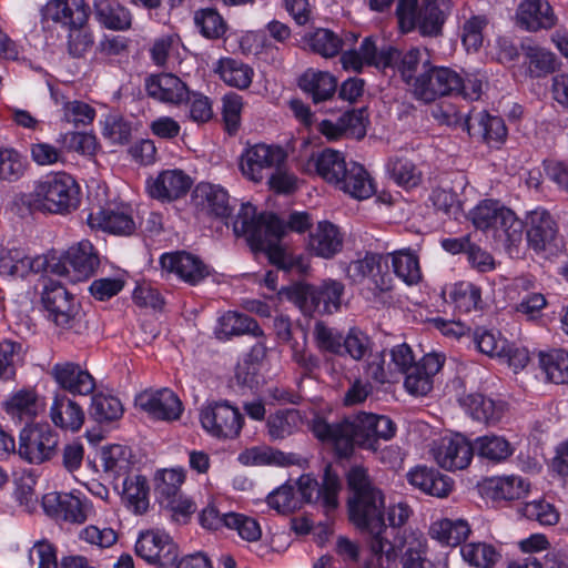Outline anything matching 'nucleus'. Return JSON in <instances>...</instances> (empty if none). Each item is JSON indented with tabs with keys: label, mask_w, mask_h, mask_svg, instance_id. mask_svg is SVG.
<instances>
[{
	"label": "nucleus",
	"mask_w": 568,
	"mask_h": 568,
	"mask_svg": "<svg viewBox=\"0 0 568 568\" xmlns=\"http://www.w3.org/2000/svg\"><path fill=\"white\" fill-rule=\"evenodd\" d=\"M351 490L349 520L369 535L368 565L373 568H395L407 548L408 536L388 530L384 521V497L372 483L367 469L354 466L347 474Z\"/></svg>",
	"instance_id": "obj_1"
},
{
	"label": "nucleus",
	"mask_w": 568,
	"mask_h": 568,
	"mask_svg": "<svg viewBox=\"0 0 568 568\" xmlns=\"http://www.w3.org/2000/svg\"><path fill=\"white\" fill-rule=\"evenodd\" d=\"M311 226L312 219L306 212H293L285 224L273 213L257 214L251 203L241 204L233 221L234 234L245 236L253 251L264 252L270 262L280 267H285V251L281 241L286 230L304 233Z\"/></svg>",
	"instance_id": "obj_2"
},
{
	"label": "nucleus",
	"mask_w": 568,
	"mask_h": 568,
	"mask_svg": "<svg viewBox=\"0 0 568 568\" xmlns=\"http://www.w3.org/2000/svg\"><path fill=\"white\" fill-rule=\"evenodd\" d=\"M396 429V424L389 417L365 412L334 424L316 417L312 424L315 437L332 444L341 456H348L355 444L364 448L376 449L377 440L392 439Z\"/></svg>",
	"instance_id": "obj_3"
},
{
	"label": "nucleus",
	"mask_w": 568,
	"mask_h": 568,
	"mask_svg": "<svg viewBox=\"0 0 568 568\" xmlns=\"http://www.w3.org/2000/svg\"><path fill=\"white\" fill-rule=\"evenodd\" d=\"M483 93V78L478 73L457 72L448 67H439L425 60L413 84V95L425 103L442 97L458 95L477 101Z\"/></svg>",
	"instance_id": "obj_4"
},
{
	"label": "nucleus",
	"mask_w": 568,
	"mask_h": 568,
	"mask_svg": "<svg viewBox=\"0 0 568 568\" xmlns=\"http://www.w3.org/2000/svg\"><path fill=\"white\" fill-rule=\"evenodd\" d=\"M470 220L478 230L491 231L498 237L505 236L509 246H517L523 241V221L499 201H480L470 211Z\"/></svg>",
	"instance_id": "obj_5"
},
{
	"label": "nucleus",
	"mask_w": 568,
	"mask_h": 568,
	"mask_svg": "<svg viewBox=\"0 0 568 568\" xmlns=\"http://www.w3.org/2000/svg\"><path fill=\"white\" fill-rule=\"evenodd\" d=\"M33 193L36 201L50 213L67 214L80 204V187L65 172L45 175L36 183Z\"/></svg>",
	"instance_id": "obj_6"
},
{
	"label": "nucleus",
	"mask_w": 568,
	"mask_h": 568,
	"mask_svg": "<svg viewBox=\"0 0 568 568\" xmlns=\"http://www.w3.org/2000/svg\"><path fill=\"white\" fill-rule=\"evenodd\" d=\"M100 266V256L88 240L70 246L61 255L48 256V272L65 276L71 282H82L94 275Z\"/></svg>",
	"instance_id": "obj_7"
},
{
	"label": "nucleus",
	"mask_w": 568,
	"mask_h": 568,
	"mask_svg": "<svg viewBox=\"0 0 568 568\" xmlns=\"http://www.w3.org/2000/svg\"><path fill=\"white\" fill-rule=\"evenodd\" d=\"M345 285L326 278L320 285L302 284L293 288L291 298L305 315L333 314L341 310Z\"/></svg>",
	"instance_id": "obj_8"
},
{
	"label": "nucleus",
	"mask_w": 568,
	"mask_h": 568,
	"mask_svg": "<svg viewBox=\"0 0 568 568\" xmlns=\"http://www.w3.org/2000/svg\"><path fill=\"white\" fill-rule=\"evenodd\" d=\"M200 422L211 437L226 440L240 436L244 417L229 400H212L201 407Z\"/></svg>",
	"instance_id": "obj_9"
},
{
	"label": "nucleus",
	"mask_w": 568,
	"mask_h": 568,
	"mask_svg": "<svg viewBox=\"0 0 568 568\" xmlns=\"http://www.w3.org/2000/svg\"><path fill=\"white\" fill-rule=\"evenodd\" d=\"M59 445V435L48 423L26 425L19 436V456L29 464L50 460Z\"/></svg>",
	"instance_id": "obj_10"
},
{
	"label": "nucleus",
	"mask_w": 568,
	"mask_h": 568,
	"mask_svg": "<svg viewBox=\"0 0 568 568\" xmlns=\"http://www.w3.org/2000/svg\"><path fill=\"white\" fill-rule=\"evenodd\" d=\"M61 145H53L49 142L37 141L30 144V158L39 166H51L63 164L65 153L75 151L89 152L94 146V138L83 132H65L57 140Z\"/></svg>",
	"instance_id": "obj_11"
},
{
	"label": "nucleus",
	"mask_w": 568,
	"mask_h": 568,
	"mask_svg": "<svg viewBox=\"0 0 568 568\" xmlns=\"http://www.w3.org/2000/svg\"><path fill=\"white\" fill-rule=\"evenodd\" d=\"M526 241L538 255H552L559 248V227L554 216L545 209L537 207L526 213L523 221Z\"/></svg>",
	"instance_id": "obj_12"
},
{
	"label": "nucleus",
	"mask_w": 568,
	"mask_h": 568,
	"mask_svg": "<svg viewBox=\"0 0 568 568\" xmlns=\"http://www.w3.org/2000/svg\"><path fill=\"white\" fill-rule=\"evenodd\" d=\"M341 487L338 475L332 469L331 465H327L321 484L311 474H304L297 479L295 491L300 500V507L304 504L320 501L328 513L336 509L338 505Z\"/></svg>",
	"instance_id": "obj_13"
},
{
	"label": "nucleus",
	"mask_w": 568,
	"mask_h": 568,
	"mask_svg": "<svg viewBox=\"0 0 568 568\" xmlns=\"http://www.w3.org/2000/svg\"><path fill=\"white\" fill-rule=\"evenodd\" d=\"M286 158V152L280 145L256 143L243 151L240 169L248 180L261 182L274 169L282 168Z\"/></svg>",
	"instance_id": "obj_14"
},
{
	"label": "nucleus",
	"mask_w": 568,
	"mask_h": 568,
	"mask_svg": "<svg viewBox=\"0 0 568 568\" xmlns=\"http://www.w3.org/2000/svg\"><path fill=\"white\" fill-rule=\"evenodd\" d=\"M135 554L150 565L169 568L178 561L179 547L165 531L151 529L139 535Z\"/></svg>",
	"instance_id": "obj_15"
},
{
	"label": "nucleus",
	"mask_w": 568,
	"mask_h": 568,
	"mask_svg": "<svg viewBox=\"0 0 568 568\" xmlns=\"http://www.w3.org/2000/svg\"><path fill=\"white\" fill-rule=\"evenodd\" d=\"M42 507L50 517L77 525L87 521L93 511L92 503L74 493H48L42 497Z\"/></svg>",
	"instance_id": "obj_16"
},
{
	"label": "nucleus",
	"mask_w": 568,
	"mask_h": 568,
	"mask_svg": "<svg viewBox=\"0 0 568 568\" xmlns=\"http://www.w3.org/2000/svg\"><path fill=\"white\" fill-rule=\"evenodd\" d=\"M396 17L403 33L417 29L424 37L440 34L446 21L423 4L418 9V0H399L396 7Z\"/></svg>",
	"instance_id": "obj_17"
},
{
	"label": "nucleus",
	"mask_w": 568,
	"mask_h": 568,
	"mask_svg": "<svg viewBox=\"0 0 568 568\" xmlns=\"http://www.w3.org/2000/svg\"><path fill=\"white\" fill-rule=\"evenodd\" d=\"M41 302L48 313V318L62 328L72 327L79 313V304L59 282L49 280L42 290Z\"/></svg>",
	"instance_id": "obj_18"
},
{
	"label": "nucleus",
	"mask_w": 568,
	"mask_h": 568,
	"mask_svg": "<svg viewBox=\"0 0 568 568\" xmlns=\"http://www.w3.org/2000/svg\"><path fill=\"white\" fill-rule=\"evenodd\" d=\"M382 254L366 252L362 258L349 262L346 277L354 284L368 281L375 296L387 292L392 288V277L382 271Z\"/></svg>",
	"instance_id": "obj_19"
},
{
	"label": "nucleus",
	"mask_w": 568,
	"mask_h": 568,
	"mask_svg": "<svg viewBox=\"0 0 568 568\" xmlns=\"http://www.w3.org/2000/svg\"><path fill=\"white\" fill-rule=\"evenodd\" d=\"M89 11L85 0H48L40 10L41 22L64 28L87 26Z\"/></svg>",
	"instance_id": "obj_20"
},
{
	"label": "nucleus",
	"mask_w": 568,
	"mask_h": 568,
	"mask_svg": "<svg viewBox=\"0 0 568 568\" xmlns=\"http://www.w3.org/2000/svg\"><path fill=\"white\" fill-rule=\"evenodd\" d=\"M474 456L473 444L463 435L444 437L434 448L437 464L447 470H460L469 466Z\"/></svg>",
	"instance_id": "obj_21"
},
{
	"label": "nucleus",
	"mask_w": 568,
	"mask_h": 568,
	"mask_svg": "<svg viewBox=\"0 0 568 568\" xmlns=\"http://www.w3.org/2000/svg\"><path fill=\"white\" fill-rule=\"evenodd\" d=\"M161 267L175 274L180 280L196 285L209 276V267L197 256L185 251L163 253L160 257Z\"/></svg>",
	"instance_id": "obj_22"
},
{
	"label": "nucleus",
	"mask_w": 568,
	"mask_h": 568,
	"mask_svg": "<svg viewBox=\"0 0 568 568\" xmlns=\"http://www.w3.org/2000/svg\"><path fill=\"white\" fill-rule=\"evenodd\" d=\"M192 186L191 178L182 170H165L156 178L146 181V190L152 199L171 202L184 196Z\"/></svg>",
	"instance_id": "obj_23"
},
{
	"label": "nucleus",
	"mask_w": 568,
	"mask_h": 568,
	"mask_svg": "<svg viewBox=\"0 0 568 568\" xmlns=\"http://www.w3.org/2000/svg\"><path fill=\"white\" fill-rule=\"evenodd\" d=\"M558 18L547 0H524L516 10V24L528 32L550 30Z\"/></svg>",
	"instance_id": "obj_24"
},
{
	"label": "nucleus",
	"mask_w": 568,
	"mask_h": 568,
	"mask_svg": "<svg viewBox=\"0 0 568 568\" xmlns=\"http://www.w3.org/2000/svg\"><path fill=\"white\" fill-rule=\"evenodd\" d=\"M51 376L61 389L74 396H87L95 388V381L89 371L73 362L54 364Z\"/></svg>",
	"instance_id": "obj_25"
},
{
	"label": "nucleus",
	"mask_w": 568,
	"mask_h": 568,
	"mask_svg": "<svg viewBox=\"0 0 568 568\" xmlns=\"http://www.w3.org/2000/svg\"><path fill=\"white\" fill-rule=\"evenodd\" d=\"M464 125L469 135L481 138L486 144L495 148H499L506 141L508 133L505 121L485 110L470 112L464 119Z\"/></svg>",
	"instance_id": "obj_26"
},
{
	"label": "nucleus",
	"mask_w": 568,
	"mask_h": 568,
	"mask_svg": "<svg viewBox=\"0 0 568 568\" xmlns=\"http://www.w3.org/2000/svg\"><path fill=\"white\" fill-rule=\"evenodd\" d=\"M145 90L153 100L171 105H181L190 98L187 85L172 73L150 75L145 80Z\"/></svg>",
	"instance_id": "obj_27"
},
{
	"label": "nucleus",
	"mask_w": 568,
	"mask_h": 568,
	"mask_svg": "<svg viewBox=\"0 0 568 568\" xmlns=\"http://www.w3.org/2000/svg\"><path fill=\"white\" fill-rule=\"evenodd\" d=\"M48 272V256H31L24 248H6L0 253V274L26 277L31 273Z\"/></svg>",
	"instance_id": "obj_28"
},
{
	"label": "nucleus",
	"mask_w": 568,
	"mask_h": 568,
	"mask_svg": "<svg viewBox=\"0 0 568 568\" xmlns=\"http://www.w3.org/2000/svg\"><path fill=\"white\" fill-rule=\"evenodd\" d=\"M444 358L438 354H426L405 373L404 387L414 396H425L433 389V377L440 371Z\"/></svg>",
	"instance_id": "obj_29"
},
{
	"label": "nucleus",
	"mask_w": 568,
	"mask_h": 568,
	"mask_svg": "<svg viewBox=\"0 0 568 568\" xmlns=\"http://www.w3.org/2000/svg\"><path fill=\"white\" fill-rule=\"evenodd\" d=\"M136 403L141 409L155 419L175 420L180 418L182 414V403L180 398L169 388L141 394Z\"/></svg>",
	"instance_id": "obj_30"
},
{
	"label": "nucleus",
	"mask_w": 568,
	"mask_h": 568,
	"mask_svg": "<svg viewBox=\"0 0 568 568\" xmlns=\"http://www.w3.org/2000/svg\"><path fill=\"white\" fill-rule=\"evenodd\" d=\"M344 235L339 227L329 221H320L310 231L308 251L318 257L332 258L343 248Z\"/></svg>",
	"instance_id": "obj_31"
},
{
	"label": "nucleus",
	"mask_w": 568,
	"mask_h": 568,
	"mask_svg": "<svg viewBox=\"0 0 568 568\" xmlns=\"http://www.w3.org/2000/svg\"><path fill=\"white\" fill-rule=\"evenodd\" d=\"M87 222L91 229L115 235H131L135 231V223L126 209H99L89 213Z\"/></svg>",
	"instance_id": "obj_32"
},
{
	"label": "nucleus",
	"mask_w": 568,
	"mask_h": 568,
	"mask_svg": "<svg viewBox=\"0 0 568 568\" xmlns=\"http://www.w3.org/2000/svg\"><path fill=\"white\" fill-rule=\"evenodd\" d=\"M53 425L64 432H79L85 419L82 407L64 394H55L49 412Z\"/></svg>",
	"instance_id": "obj_33"
},
{
	"label": "nucleus",
	"mask_w": 568,
	"mask_h": 568,
	"mask_svg": "<svg viewBox=\"0 0 568 568\" xmlns=\"http://www.w3.org/2000/svg\"><path fill=\"white\" fill-rule=\"evenodd\" d=\"M193 202L202 212L215 216L227 217L231 213L229 194L225 189L211 183H199L193 191Z\"/></svg>",
	"instance_id": "obj_34"
},
{
	"label": "nucleus",
	"mask_w": 568,
	"mask_h": 568,
	"mask_svg": "<svg viewBox=\"0 0 568 568\" xmlns=\"http://www.w3.org/2000/svg\"><path fill=\"white\" fill-rule=\"evenodd\" d=\"M244 334L264 338L263 329L253 317L233 311L224 313L214 328V335L220 341H229L233 336Z\"/></svg>",
	"instance_id": "obj_35"
},
{
	"label": "nucleus",
	"mask_w": 568,
	"mask_h": 568,
	"mask_svg": "<svg viewBox=\"0 0 568 568\" xmlns=\"http://www.w3.org/2000/svg\"><path fill=\"white\" fill-rule=\"evenodd\" d=\"M406 477L412 486L434 497H447L453 489V480L448 476L426 466L410 469Z\"/></svg>",
	"instance_id": "obj_36"
},
{
	"label": "nucleus",
	"mask_w": 568,
	"mask_h": 568,
	"mask_svg": "<svg viewBox=\"0 0 568 568\" xmlns=\"http://www.w3.org/2000/svg\"><path fill=\"white\" fill-rule=\"evenodd\" d=\"M92 6L94 18L103 28L113 31L131 29L132 13L118 0H93Z\"/></svg>",
	"instance_id": "obj_37"
},
{
	"label": "nucleus",
	"mask_w": 568,
	"mask_h": 568,
	"mask_svg": "<svg viewBox=\"0 0 568 568\" xmlns=\"http://www.w3.org/2000/svg\"><path fill=\"white\" fill-rule=\"evenodd\" d=\"M8 415L19 420H31L43 410L44 404L33 387H27L12 393L3 403Z\"/></svg>",
	"instance_id": "obj_38"
},
{
	"label": "nucleus",
	"mask_w": 568,
	"mask_h": 568,
	"mask_svg": "<svg viewBox=\"0 0 568 568\" xmlns=\"http://www.w3.org/2000/svg\"><path fill=\"white\" fill-rule=\"evenodd\" d=\"M298 87L314 103L327 101L337 90V79L327 71L307 69L298 79Z\"/></svg>",
	"instance_id": "obj_39"
},
{
	"label": "nucleus",
	"mask_w": 568,
	"mask_h": 568,
	"mask_svg": "<svg viewBox=\"0 0 568 568\" xmlns=\"http://www.w3.org/2000/svg\"><path fill=\"white\" fill-rule=\"evenodd\" d=\"M346 162L344 153L333 149H324L312 154L307 168L310 170L314 169L320 178L334 186L335 183L341 182L338 175L343 172Z\"/></svg>",
	"instance_id": "obj_40"
},
{
	"label": "nucleus",
	"mask_w": 568,
	"mask_h": 568,
	"mask_svg": "<svg viewBox=\"0 0 568 568\" xmlns=\"http://www.w3.org/2000/svg\"><path fill=\"white\" fill-rule=\"evenodd\" d=\"M471 528L466 519L443 518L434 521L429 527V536L445 546L456 547L466 542Z\"/></svg>",
	"instance_id": "obj_41"
},
{
	"label": "nucleus",
	"mask_w": 568,
	"mask_h": 568,
	"mask_svg": "<svg viewBox=\"0 0 568 568\" xmlns=\"http://www.w3.org/2000/svg\"><path fill=\"white\" fill-rule=\"evenodd\" d=\"M121 498L125 507L135 515H143L149 508L150 487L142 475L126 476L121 484Z\"/></svg>",
	"instance_id": "obj_42"
},
{
	"label": "nucleus",
	"mask_w": 568,
	"mask_h": 568,
	"mask_svg": "<svg viewBox=\"0 0 568 568\" xmlns=\"http://www.w3.org/2000/svg\"><path fill=\"white\" fill-rule=\"evenodd\" d=\"M131 449L123 445H111L102 450V465L104 473L113 478L115 489L120 485L118 480L130 476L133 462Z\"/></svg>",
	"instance_id": "obj_43"
},
{
	"label": "nucleus",
	"mask_w": 568,
	"mask_h": 568,
	"mask_svg": "<svg viewBox=\"0 0 568 568\" xmlns=\"http://www.w3.org/2000/svg\"><path fill=\"white\" fill-rule=\"evenodd\" d=\"M51 98L55 105L61 106L62 121L71 123L75 128L91 124L97 115L94 108L90 104L80 100L70 101L59 90L51 89Z\"/></svg>",
	"instance_id": "obj_44"
},
{
	"label": "nucleus",
	"mask_w": 568,
	"mask_h": 568,
	"mask_svg": "<svg viewBox=\"0 0 568 568\" xmlns=\"http://www.w3.org/2000/svg\"><path fill=\"white\" fill-rule=\"evenodd\" d=\"M530 484L520 476L509 475L487 480V495L493 500H515L526 496Z\"/></svg>",
	"instance_id": "obj_45"
},
{
	"label": "nucleus",
	"mask_w": 568,
	"mask_h": 568,
	"mask_svg": "<svg viewBox=\"0 0 568 568\" xmlns=\"http://www.w3.org/2000/svg\"><path fill=\"white\" fill-rule=\"evenodd\" d=\"M302 424L303 416L298 409H278L266 419L267 435L272 440H281L296 433Z\"/></svg>",
	"instance_id": "obj_46"
},
{
	"label": "nucleus",
	"mask_w": 568,
	"mask_h": 568,
	"mask_svg": "<svg viewBox=\"0 0 568 568\" xmlns=\"http://www.w3.org/2000/svg\"><path fill=\"white\" fill-rule=\"evenodd\" d=\"M474 420L486 425H495L500 420L504 408L500 403L479 393L468 395V400L462 407Z\"/></svg>",
	"instance_id": "obj_47"
},
{
	"label": "nucleus",
	"mask_w": 568,
	"mask_h": 568,
	"mask_svg": "<svg viewBox=\"0 0 568 568\" xmlns=\"http://www.w3.org/2000/svg\"><path fill=\"white\" fill-rule=\"evenodd\" d=\"M459 551L463 560L475 568H494L501 559L500 550L486 541L465 542Z\"/></svg>",
	"instance_id": "obj_48"
},
{
	"label": "nucleus",
	"mask_w": 568,
	"mask_h": 568,
	"mask_svg": "<svg viewBox=\"0 0 568 568\" xmlns=\"http://www.w3.org/2000/svg\"><path fill=\"white\" fill-rule=\"evenodd\" d=\"M474 454L481 459L498 464L514 454V447L503 436L498 435H484L475 439L473 444Z\"/></svg>",
	"instance_id": "obj_49"
},
{
	"label": "nucleus",
	"mask_w": 568,
	"mask_h": 568,
	"mask_svg": "<svg viewBox=\"0 0 568 568\" xmlns=\"http://www.w3.org/2000/svg\"><path fill=\"white\" fill-rule=\"evenodd\" d=\"M539 366L546 378L555 384H568V351L552 348L540 352Z\"/></svg>",
	"instance_id": "obj_50"
},
{
	"label": "nucleus",
	"mask_w": 568,
	"mask_h": 568,
	"mask_svg": "<svg viewBox=\"0 0 568 568\" xmlns=\"http://www.w3.org/2000/svg\"><path fill=\"white\" fill-rule=\"evenodd\" d=\"M216 71L225 84L240 90L247 89L254 77L253 68L233 58L221 59Z\"/></svg>",
	"instance_id": "obj_51"
},
{
	"label": "nucleus",
	"mask_w": 568,
	"mask_h": 568,
	"mask_svg": "<svg viewBox=\"0 0 568 568\" xmlns=\"http://www.w3.org/2000/svg\"><path fill=\"white\" fill-rule=\"evenodd\" d=\"M24 357L26 351L21 343L0 341V382L14 381L18 368L24 364Z\"/></svg>",
	"instance_id": "obj_52"
},
{
	"label": "nucleus",
	"mask_w": 568,
	"mask_h": 568,
	"mask_svg": "<svg viewBox=\"0 0 568 568\" xmlns=\"http://www.w3.org/2000/svg\"><path fill=\"white\" fill-rule=\"evenodd\" d=\"M400 568H437L428 558V542L424 535L412 532L400 557Z\"/></svg>",
	"instance_id": "obj_53"
},
{
	"label": "nucleus",
	"mask_w": 568,
	"mask_h": 568,
	"mask_svg": "<svg viewBox=\"0 0 568 568\" xmlns=\"http://www.w3.org/2000/svg\"><path fill=\"white\" fill-rule=\"evenodd\" d=\"M240 460L251 466H286L295 463L294 454H284L283 452L270 446H255L246 449L240 455Z\"/></svg>",
	"instance_id": "obj_54"
},
{
	"label": "nucleus",
	"mask_w": 568,
	"mask_h": 568,
	"mask_svg": "<svg viewBox=\"0 0 568 568\" xmlns=\"http://www.w3.org/2000/svg\"><path fill=\"white\" fill-rule=\"evenodd\" d=\"M393 272L407 285H415L422 280L418 256L410 250L404 248L389 254Z\"/></svg>",
	"instance_id": "obj_55"
},
{
	"label": "nucleus",
	"mask_w": 568,
	"mask_h": 568,
	"mask_svg": "<svg viewBox=\"0 0 568 568\" xmlns=\"http://www.w3.org/2000/svg\"><path fill=\"white\" fill-rule=\"evenodd\" d=\"M387 171L394 182L405 189H413L420 184L422 171L416 164L404 156H393L388 160Z\"/></svg>",
	"instance_id": "obj_56"
},
{
	"label": "nucleus",
	"mask_w": 568,
	"mask_h": 568,
	"mask_svg": "<svg viewBox=\"0 0 568 568\" xmlns=\"http://www.w3.org/2000/svg\"><path fill=\"white\" fill-rule=\"evenodd\" d=\"M397 57L392 60L389 68H395L400 74L402 80L413 91V84L418 75L419 67L425 63L424 53L418 48H412L406 52L396 49Z\"/></svg>",
	"instance_id": "obj_57"
},
{
	"label": "nucleus",
	"mask_w": 568,
	"mask_h": 568,
	"mask_svg": "<svg viewBox=\"0 0 568 568\" xmlns=\"http://www.w3.org/2000/svg\"><path fill=\"white\" fill-rule=\"evenodd\" d=\"M194 23L200 33L209 40H217L225 36L227 23L214 8H203L194 12Z\"/></svg>",
	"instance_id": "obj_58"
},
{
	"label": "nucleus",
	"mask_w": 568,
	"mask_h": 568,
	"mask_svg": "<svg viewBox=\"0 0 568 568\" xmlns=\"http://www.w3.org/2000/svg\"><path fill=\"white\" fill-rule=\"evenodd\" d=\"M155 494L163 505L168 500L181 495V487L185 481L183 468L163 469L155 477Z\"/></svg>",
	"instance_id": "obj_59"
},
{
	"label": "nucleus",
	"mask_w": 568,
	"mask_h": 568,
	"mask_svg": "<svg viewBox=\"0 0 568 568\" xmlns=\"http://www.w3.org/2000/svg\"><path fill=\"white\" fill-rule=\"evenodd\" d=\"M28 170V161L13 148H0V181H19Z\"/></svg>",
	"instance_id": "obj_60"
},
{
	"label": "nucleus",
	"mask_w": 568,
	"mask_h": 568,
	"mask_svg": "<svg viewBox=\"0 0 568 568\" xmlns=\"http://www.w3.org/2000/svg\"><path fill=\"white\" fill-rule=\"evenodd\" d=\"M351 186L342 183L346 194L356 200H366L375 194V182L364 165L351 161Z\"/></svg>",
	"instance_id": "obj_61"
},
{
	"label": "nucleus",
	"mask_w": 568,
	"mask_h": 568,
	"mask_svg": "<svg viewBox=\"0 0 568 568\" xmlns=\"http://www.w3.org/2000/svg\"><path fill=\"white\" fill-rule=\"evenodd\" d=\"M305 41L313 52L324 58L337 55L343 47V40L332 30L324 28L308 33Z\"/></svg>",
	"instance_id": "obj_62"
},
{
	"label": "nucleus",
	"mask_w": 568,
	"mask_h": 568,
	"mask_svg": "<svg viewBox=\"0 0 568 568\" xmlns=\"http://www.w3.org/2000/svg\"><path fill=\"white\" fill-rule=\"evenodd\" d=\"M524 54L531 77L547 75L556 69V55L538 45H524Z\"/></svg>",
	"instance_id": "obj_63"
},
{
	"label": "nucleus",
	"mask_w": 568,
	"mask_h": 568,
	"mask_svg": "<svg viewBox=\"0 0 568 568\" xmlns=\"http://www.w3.org/2000/svg\"><path fill=\"white\" fill-rule=\"evenodd\" d=\"M90 415L98 423L113 422L123 415V406L120 399L113 395L94 394L90 406Z\"/></svg>",
	"instance_id": "obj_64"
}]
</instances>
